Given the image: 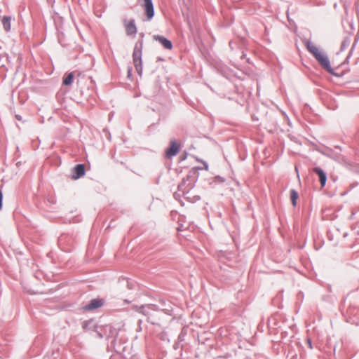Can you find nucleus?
<instances>
[{
    "instance_id": "8",
    "label": "nucleus",
    "mask_w": 359,
    "mask_h": 359,
    "mask_svg": "<svg viewBox=\"0 0 359 359\" xmlns=\"http://www.w3.org/2000/svg\"><path fill=\"white\" fill-rule=\"evenodd\" d=\"M85 175V167L82 164L76 165L74 168V173L72 175L73 180H77Z\"/></svg>"
},
{
    "instance_id": "9",
    "label": "nucleus",
    "mask_w": 359,
    "mask_h": 359,
    "mask_svg": "<svg viewBox=\"0 0 359 359\" xmlns=\"http://www.w3.org/2000/svg\"><path fill=\"white\" fill-rule=\"evenodd\" d=\"M154 39L156 41H158L160 43H161L165 48L168 50L172 49V45L171 41L165 38L164 36L156 35L154 36Z\"/></svg>"
},
{
    "instance_id": "4",
    "label": "nucleus",
    "mask_w": 359,
    "mask_h": 359,
    "mask_svg": "<svg viewBox=\"0 0 359 359\" xmlns=\"http://www.w3.org/2000/svg\"><path fill=\"white\" fill-rule=\"evenodd\" d=\"M144 4L142 5L145 10V14L147 20H150L154 15V6L151 0H143Z\"/></svg>"
},
{
    "instance_id": "10",
    "label": "nucleus",
    "mask_w": 359,
    "mask_h": 359,
    "mask_svg": "<svg viewBox=\"0 0 359 359\" xmlns=\"http://www.w3.org/2000/svg\"><path fill=\"white\" fill-rule=\"evenodd\" d=\"M313 171L318 175L321 187H323L325 185L327 180V177L325 172L320 168H313Z\"/></svg>"
},
{
    "instance_id": "14",
    "label": "nucleus",
    "mask_w": 359,
    "mask_h": 359,
    "mask_svg": "<svg viewBox=\"0 0 359 359\" xmlns=\"http://www.w3.org/2000/svg\"><path fill=\"white\" fill-rule=\"evenodd\" d=\"M3 193L0 190V210L2 208Z\"/></svg>"
},
{
    "instance_id": "15",
    "label": "nucleus",
    "mask_w": 359,
    "mask_h": 359,
    "mask_svg": "<svg viewBox=\"0 0 359 359\" xmlns=\"http://www.w3.org/2000/svg\"><path fill=\"white\" fill-rule=\"evenodd\" d=\"M307 343L309 344V348H312V344H311V341L310 339H308Z\"/></svg>"
},
{
    "instance_id": "11",
    "label": "nucleus",
    "mask_w": 359,
    "mask_h": 359,
    "mask_svg": "<svg viewBox=\"0 0 359 359\" xmlns=\"http://www.w3.org/2000/svg\"><path fill=\"white\" fill-rule=\"evenodd\" d=\"M2 24L6 31H9L11 29V18L8 16H4L2 18Z\"/></svg>"
},
{
    "instance_id": "3",
    "label": "nucleus",
    "mask_w": 359,
    "mask_h": 359,
    "mask_svg": "<svg viewBox=\"0 0 359 359\" xmlns=\"http://www.w3.org/2000/svg\"><path fill=\"white\" fill-rule=\"evenodd\" d=\"M180 148V144L175 140H172L170 142V147L165 150V156L168 158H171L172 156L177 154Z\"/></svg>"
},
{
    "instance_id": "5",
    "label": "nucleus",
    "mask_w": 359,
    "mask_h": 359,
    "mask_svg": "<svg viewBox=\"0 0 359 359\" xmlns=\"http://www.w3.org/2000/svg\"><path fill=\"white\" fill-rule=\"evenodd\" d=\"M124 25L127 34L133 35L136 34L137 27L135 25V21L133 20H125Z\"/></svg>"
},
{
    "instance_id": "1",
    "label": "nucleus",
    "mask_w": 359,
    "mask_h": 359,
    "mask_svg": "<svg viewBox=\"0 0 359 359\" xmlns=\"http://www.w3.org/2000/svg\"><path fill=\"white\" fill-rule=\"evenodd\" d=\"M142 43L140 46L136 45L134 48V51L133 53V63L135 67V69L139 75H141L142 73Z\"/></svg>"
},
{
    "instance_id": "7",
    "label": "nucleus",
    "mask_w": 359,
    "mask_h": 359,
    "mask_svg": "<svg viewBox=\"0 0 359 359\" xmlns=\"http://www.w3.org/2000/svg\"><path fill=\"white\" fill-rule=\"evenodd\" d=\"M104 304L102 299H93L90 302L85 306L86 310H93L101 307Z\"/></svg>"
},
{
    "instance_id": "2",
    "label": "nucleus",
    "mask_w": 359,
    "mask_h": 359,
    "mask_svg": "<svg viewBox=\"0 0 359 359\" xmlns=\"http://www.w3.org/2000/svg\"><path fill=\"white\" fill-rule=\"evenodd\" d=\"M315 59L318 61L322 68L332 74H334V70L331 67L330 60L323 50L316 56Z\"/></svg>"
},
{
    "instance_id": "13",
    "label": "nucleus",
    "mask_w": 359,
    "mask_h": 359,
    "mask_svg": "<svg viewBox=\"0 0 359 359\" xmlns=\"http://www.w3.org/2000/svg\"><path fill=\"white\" fill-rule=\"evenodd\" d=\"M290 198H291V201H292V205L294 207L296 206L297 200L298 198V194L294 189L291 190V191H290Z\"/></svg>"
},
{
    "instance_id": "6",
    "label": "nucleus",
    "mask_w": 359,
    "mask_h": 359,
    "mask_svg": "<svg viewBox=\"0 0 359 359\" xmlns=\"http://www.w3.org/2000/svg\"><path fill=\"white\" fill-rule=\"evenodd\" d=\"M306 47L307 50H309V52L314 57H316V56H317L319 53H320L323 51V50L320 48H319L318 46H317L316 45H315L314 43H313L311 41H307L306 43Z\"/></svg>"
},
{
    "instance_id": "12",
    "label": "nucleus",
    "mask_w": 359,
    "mask_h": 359,
    "mask_svg": "<svg viewBox=\"0 0 359 359\" xmlns=\"http://www.w3.org/2000/svg\"><path fill=\"white\" fill-rule=\"evenodd\" d=\"M74 72L69 73L64 79H63V84L65 86H69L72 84L73 79H74Z\"/></svg>"
}]
</instances>
